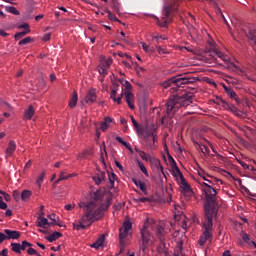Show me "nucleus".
<instances>
[{
  "label": "nucleus",
  "instance_id": "obj_33",
  "mask_svg": "<svg viewBox=\"0 0 256 256\" xmlns=\"http://www.w3.org/2000/svg\"><path fill=\"white\" fill-rule=\"evenodd\" d=\"M11 248H12L13 253H17V255H21V244H19L17 242H12Z\"/></svg>",
  "mask_w": 256,
  "mask_h": 256
},
{
  "label": "nucleus",
  "instance_id": "obj_54",
  "mask_svg": "<svg viewBox=\"0 0 256 256\" xmlns=\"http://www.w3.org/2000/svg\"><path fill=\"white\" fill-rule=\"evenodd\" d=\"M7 234L0 232V245L3 243V241H7Z\"/></svg>",
  "mask_w": 256,
  "mask_h": 256
},
{
  "label": "nucleus",
  "instance_id": "obj_7",
  "mask_svg": "<svg viewBox=\"0 0 256 256\" xmlns=\"http://www.w3.org/2000/svg\"><path fill=\"white\" fill-rule=\"evenodd\" d=\"M217 57L218 59L227 62V56H225L221 51L215 49V46L211 43V49L206 52V59H208V61H217Z\"/></svg>",
  "mask_w": 256,
  "mask_h": 256
},
{
  "label": "nucleus",
  "instance_id": "obj_36",
  "mask_svg": "<svg viewBox=\"0 0 256 256\" xmlns=\"http://www.w3.org/2000/svg\"><path fill=\"white\" fill-rule=\"evenodd\" d=\"M112 1V9L116 12V13H121V4L119 3V1L117 0H111Z\"/></svg>",
  "mask_w": 256,
  "mask_h": 256
},
{
  "label": "nucleus",
  "instance_id": "obj_23",
  "mask_svg": "<svg viewBox=\"0 0 256 256\" xmlns=\"http://www.w3.org/2000/svg\"><path fill=\"white\" fill-rule=\"evenodd\" d=\"M105 243V235H102L96 242H94L91 247L94 249H99L100 247H103V244Z\"/></svg>",
  "mask_w": 256,
  "mask_h": 256
},
{
  "label": "nucleus",
  "instance_id": "obj_64",
  "mask_svg": "<svg viewBox=\"0 0 256 256\" xmlns=\"http://www.w3.org/2000/svg\"><path fill=\"white\" fill-rule=\"evenodd\" d=\"M0 36L1 37H9V34L5 32L4 30H0Z\"/></svg>",
  "mask_w": 256,
  "mask_h": 256
},
{
  "label": "nucleus",
  "instance_id": "obj_4",
  "mask_svg": "<svg viewBox=\"0 0 256 256\" xmlns=\"http://www.w3.org/2000/svg\"><path fill=\"white\" fill-rule=\"evenodd\" d=\"M189 72L187 74L176 75L165 82L162 83L163 89H169L171 87V91L175 92L179 90V87H183V85H193V83H197L199 78L190 77Z\"/></svg>",
  "mask_w": 256,
  "mask_h": 256
},
{
  "label": "nucleus",
  "instance_id": "obj_40",
  "mask_svg": "<svg viewBox=\"0 0 256 256\" xmlns=\"http://www.w3.org/2000/svg\"><path fill=\"white\" fill-rule=\"evenodd\" d=\"M6 11L8 13H12V15H19V10H17V8L13 7V6H7L6 7Z\"/></svg>",
  "mask_w": 256,
  "mask_h": 256
},
{
  "label": "nucleus",
  "instance_id": "obj_17",
  "mask_svg": "<svg viewBox=\"0 0 256 256\" xmlns=\"http://www.w3.org/2000/svg\"><path fill=\"white\" fill-rule=\"evenodd\" d=\"M38 227H41L42 229H47L48 227H51V222L47 220V218L43 216L38 217V222H37Z\"/></svg>",
  "mask_w": 256,
  "mask_h": 256
},
{
  "label": "nucleus",
  "instance_id": "obj_56",
  "mask_svg": "<svg viewBox=\"0 0 256 256\" xmlns=\"http://www.w3.org/2000/svg\"><path fill=\"white\" fill-rule=\"evenodd\" d=\"M200 149H201V152L204 153V154L209 153V147H207V145H201Z\"/></svg>",
  "mask_w": 256,
  "mask_h": 256
},
{
  "label": "nucleus",
  "instance_id": "obj_21",
  "mask_svg": "<svg viewBox=\"0 0 256 256\" xmlns=\"http://www.w3.org/2000/svg\"><path fill=\"white\" fill-rule=\"evenodd\" d=\"M35 115V108L33 106H29L27 110L24 112V119L30 120Z\"/></svg>",
  "mask_w": 256,
  "mask_h": 256
},
{
  "label": "nucleus",
  "instance_id": "obj_13",
  "mask_svg": "<svg viewBox=\"0 0 256 256\" xmlns=\"http://www.w3.org/2000/svg\"><path fill=\"white\" fill-rule=\"evenodd\" d=\"M125 101L130 109H135V96L131 93V91H125Z\"/></svg>",
  "mask_w": 256,
  "mask_h": 256
},
{
  "label": "nucleus",
  "instance_id": "obj_30",
  "mask_svg": "<svg viewBox=\"0 0 256 256\" xmlns=\"http://www.w3.org/2000/svg\"><path fill=\"white\" fill-rule=\"evenodd\" d=\"M224 89L230 99H235V101H237V93H235V91H233V89H231L230 87H227V86H224Z\"/></svg>",
  "mask_w": 256,
  "mask_h": 256
},
{
  "label": "nucleus",
  "instance_id": "obj_5",
  "mask_svg": "<svg viewBox=\"0 0 256 256\" xmlns=\"http://www.w3.org/2000/svg\"><path fill=\"white\" fill-rule=\"evenodd\" d=\"M179 1L181 0H169L165 4L162 12V20L156 18L159 27H167V25L171 23V13H173V11H177V5Z\"/></svg>",
  "mask_w": 256,
  "mask_h": 256
},
{
  "label": "nucleus",
  "instance_id": "obj_12",
  "mask_svg": "<svg viewBox=\"0 0 256 256\" xmlns=\"http://www.w3.org/2000/svg\"><path fill=\"white\" fill-rule=\"evenodd\" d=\"M113 60H107L101 63V65L98 66V73H100L101 76L103 77H107V71L109 69V67H111V62Z\"/></svg>",
  "mask_w": 256,
  "mask_h": 256
},
{
  "label": "nucleus",
  "instance_id": "obj_46",
  "mask_svg": "<svg viewBox=\"0 0 256 256\" xmlns=\"http://www.w3.org/2000/svg\"><path fill=\"white\" fill-rule=\"evenodd\" d=\"M217 13H220L221 17L223 18L224 23H226L230 33H231V26H229V22H227V19L225 18V16L223 15V12H221V8L217 9Z\"/></svg>",
  "mask_w": 256,
  "mask_h": 256
},
{
  "label": "nucleus",
  "instance_id": "obj_62",
  "mask_svg": "<svg viewBox=\"0 0 256 256\" xmlns=\"http://www.w3.org/2000/svg\"><path fill=\"white\" fill-rule=\"evenodd\" d=\"M0 209H3V210L7 209V203H5L3 200L0 201Z\"/></svg>",
  "mask_w": 256,
  "mask_h": 256
},
{
  "label": "nucleus",
  "instance_id": "obj_29",
  "mask_svg": "<svg viewBox=\"0 0 256 256\" xmlns=\"http://www.w3.org/2000/svg\"><path fill=\"white\" fill-rule=\"evenodd\" d=\"M77 101H78L77 92H74L70 101H69V107L71 109L75 108L77 106Z\"/></svg>",
  "mask_w": 256,
  "mask_h": 256
},
{
  "label": "nucleus",
  "instance_id": "obj_48",
  "mask_svg": "<svg viewBox=\"0 0 256 256\" xmlns=\"http://www.w3.org/2000/svg\"><path fill=\"white\" fill-rule=\"evenodd\" d=\"M106 13H108V18L110 21H117L119 22V19H117V16H115L110 10H106Z\"/></svg>",
  "mask_w": 256,
  "mask_h": 256
},
{
  "label": "nucleus",
  "instance_id": "obj_1",
  "mask_svg": "<svg viewBox=\"0 0 256 256\" xmlns=\"http://www.w3.org/2000/svg\"><path fill=\"white\" fill-rule=\"evenodd\" d=\"M103 197H105V193L98 190L94 193L89 202H81L79 204V207L84 209V215L81 217L79 224H73V229H76V231L87 229V227H91L95 221H99V219L103 217L105 211L111 207L109 199H106L105 204L103 203Z\"/></svg>",
  "mask_w": 256,
  "mask_h": 256
},
{
  "label": "nucleus",
  "instance_id": "obj_41",
  "mask_svg": "<svg viewBox=\"0 0 256 256\" xmlns=\"http://www.w3.org/2000/svg\"><path fill=\"white\" fill-rule=\"evenodd\" d=\"M21 251H27L28 247H33V244L29 243L28 241H22V244H20Z\"/></svg>",
  "mask_w": 256,
  "mask_h": 256
},
{
  "label": "nucleus",
  "instance_id": "obj_35",
  "mask_svg": "<svg viewBox=\"0 0 256 256\" xmlns=\"http://www.w3.org/2000/svg\"><path fill=\"white\" fill-rule=\"evenodd\" d=\"M116 141H118V143H121V145H124V147H126V149H129L130 152L133 153V148H131V144L125 142V140H123V138H121L120 136H117Z\"/></svg>",
  "mask_w": 256,
  "mask_h": 256
},
{
  "label": "nucleus",
  "instance_id": "obj_43",
  "mask_svg": "<svg viewBox=\"0 0 256 256\" xmlns=\"http://www.w3.org/2000/svg\"><path fill=\"white\" fill-rule=\"evenodd\" d=\"M198 175H199V177H201L204 181H207V178H211V175H208V174L205 173V171H203V170L198 171Z\"/></svg>",
  "mask_w": 256,
  "mask_h": 256
},
{
  "label": "nucleus",
  "instance_id": "obj_19",
  "mask_svg": "<svg viewBox=\"0 0 256 256\" xmlns=\"http://www.w3.org/2000/svg\"><path fill=\"white\" fill-rule=\"evenodd\" d=\"M133 183L136 185V187L140 188V191H142L144 195H147V185H145L143 181L133 179Z\"/></svg>",
  "mask_w": 256,
  "mask_h": 256
},
{
  "label": "nucleus",
  "instance_id": "obj_47",
  "mask_svg": "<svg viewBox=\"0 0 256 256\" xmlns=\"http://www.w3.org/2000/svg\"><path fill=\"white\" fill-rule=\"evenodd\" d=\"M146 137H151L153 143L157 141V134L155 133V129L152 132H148Z\"/></svg>",
  "mask_w": 256,
  "mask_h": 256
},
{
  "label": "nucleus",
  "instance_id": "obj_51",
  "mask_svg": "<svg viewBox=\"0 0 256 256\" xmlns=\"http://www.w3.org/2000/svg\"><path fill=\"white\" fill-rule=\"evenodd\" d=\"M110 99H112V101H117V89H112Z\"/></svg>",
  "mask_w": 256,
  "mask_h": 256
},
{
  "label": "nucleus",
  "instance_id": "obj_61",
  "mask_svg": "<svg viewBox=\"0 0 256 256\" xmlns=\"http://www.w3.org/2000/svg\"><path fill=\"white\" fill-rule=\"evenodd\" d=\"M51 40V33H47L43 36V41H50Z\"/></svg>",
  "mask_w": 256,
  "mask_h": 256
},
{
  "label": "nucleus",
  "instance_id": "obj_11",
  "mask_svg": "<svg viewBox=\"0 0 256 256\" xmlns=\"http://www.w3.org/2000/svg\"><path fill=\"white\" fill-rule=\"evenodd\" d=\"M84 101H85V103H87L88 105H93V103H94L95 101H97V90L94 89V88H91V89L88 91V93H87V95H86Z\"/></svg>",
  "mask_w": 256,
  "mask_h": 256
},
{
  "label": "nucleus",
  "instance_id": "obj_6",
  "mask_svg": "<svg viewBox=\"0 0 256 256\" xmlns=\"http://www.w3.org/2000/svg\"><path fill=\"white\" fill-rule=\"evenodd\" d=\"M131 229H133V224L129 220L124 221L123 227L119 229V240L121 249L125 247V239H127L129 231H131Z\"/></svg>",
  "mask_w": 256,
  "mask_h": 256
},
{
  "label": "nucleus",
  "instance_id": "obj_16",
  "mask_svg": "<svg viewBox=\"0 0 256 256\" xmlns=\"http://www.w3.org/2000/svg\"><path fill=\"white\" fill-rule=\"evenodd\" d=\"M17 149V144L15 143V141H10L8 144V147L6 148V157H11V155H13L15 153Z\"/></svg>",
  "mask_w": 256,
  "mask_h": 256
},
{
  "label": "nucleus",
  "instance_id": "obj_25",
  "mask_svg": "<svg viewBox=\"0 0 256 256\" xmlns=\"http://www.w3.org/2000/svg\"><path fill=\"white\" fill-rule=\"evenodd\" d=\"M157 251L160 255L167 256L168 251H167V247L165 246V241L164 240L160 241V245H159Z\"/></svg>",
  "mask_w": 256,
  "mask_h": 256
},
{
  "label": "nucleus",
  "instance_id": "obj_39",
  "mask_svg": "<svg viewBox=\"0 0 256 256\" xmlns=\"http://www.w3.org/2000/svg\"><path fill=\"white\" fill-rule=\"evenodd\" d=\"M130 119L132 121V124L134 125V129H136L137 133H141V131H143V129H141V127L139 126V122H137V120H135V117L130 116Z\"/></svg>",
  "mask_w": 256,
  "mask_h": 256
},
{
  "label": "nucleus",
  "instance_id": "obj_32",
  "mask_svg": "<svg viewBox=\"0 0 256 256\" xmlns=\"http://www.w3.org/2000/svg\"><path fill=\"white\" fill-rule=\"evenodd\" d=\"M28 33H31V29L24 30L22 32H17L14 35L15 41H19V39H22V37H25V35H28Z\"/></svg>",
  "mask_w": 256,
  "mask_h": 256
},
{
  "label": "nucleus",
  "instance_id": "obj_3",
  "mask_svg": "<svg viewBox=\"0 0 256 256\" xmlns=\"http://www.w3.org/2000/svg\"><path fill=\"white\" fill-rule=\"evenodd\" d=\"M193 99V92L184 91L182 94L174 95L166 104V113L161 118V123H167V125H173V117L177 110L181 107H189Z\"/></svg>",
  "mask_w": 256,
  "mask_h": 256
},
{
  "label": "nucleus",
  "instance_id": "obj_38",
  "mask_svg": "<svg viewBox=\"0 0 256 256\" xmlns=\"http://www.w3.org/2000/svg\"><path fill=\"white\" fill-rule=\"evenodd\" d=\"M93 155V150L92 149H88L85 150L84 152H82L80 154L81 159H89V157H92Z\"/></svg>",
  "mask_w": 256,
  "mask_h": 256
},
{
  "label": "nucleus",
  "instance_id": "obj_14",
  "mask_svg": "<svg viewBox=\"0 0 256 256\" xmlns=\"http://www.w3.org/2000/svg\"><path fill=\"white\" fill-rule=\"evenodd\" d=\"M4 233L8 240L19 239V237H21V232L16 230L5 229Z\"/></svg>",
  "mask_w": 256,
  "mask_h": 256
},
{
  "label": "nucleus",
  "instance_id": "obj_10",
  "mask_svg": "<svg viewBox=\"0 0 256 256\" xmlns=\"http://www.w3.org/2000/svg\"><path fill=\"white\" fill-rule=\"evenodd\" d=\"M178 185H180L181 193H183V195H185L186 197H193V189H191V186L189 185V183H187L185 178L183 180H180L178 182Z\"/></svg>",
  "mask_w": 256,
  "mask_h": 256
},
{
  "label": "nucleus",
  "instance_id": "obj_50",
  "mask_svg": "<svg viewBox=\"0 0 256 256\" xmlns=\"http://www.w3.org/2000/svg\"><path fill=\"white\" fill-rule=\"evenodd\" d=\"M12 197H13L14 201H19L21 199V194L19 193V191L14 190Z\"/></svg>",
  "mask_w": 256,
  "mask_h": 256
},
{
  "label": "nucleus",
  "instance_id": "obj_60",
  "mask_svg": "<svg viewBox=\"0 0 256 256\" xmlns=\"http://www.w3.org/2000/svg\"><path fill=\"white\" fill-rule=\"evenodd\" d=\"M18 29H25V31H27V29H29V25L27 23L21 24L18 26Z\"/></svg>",
  "mask_w": 256,
  "mask_h": 256
},
{
  "label": "nucleus",
  "instance_id": "obj_2",
  "mask_svg": "<svg viewBox=\"0 0 256 256\" xmlns=\"http://www.w3.org/2000/svg\"><path fill=\"white\" fill-rule=\"evenodd\" d=\"M204 191L206 204L204 206L205 218L203 220V234L200 236L198 243L203 247L209 239H213V218L217 217L219 206L217 204V189L207 182L199 181Z\"/></svg>",
  "mask_w": 256,
  "mask_h": 256
},
{
  "label": "nucleus",
  "instance_id": "obj_22",
  "mask_svg": "<svg viewBox=\"0 0 256 256\" xmlns=\"http://www.w3.org/2000/svg\"><path fill=\"white\" fill-rule=\"evenodd\" d=\"M156 235L158 239H160V241H165V228H163L162 226H157Z\"/></svg>",
  "mask_w": 256,
  "mask_h": 256
},
{
  "label": "nucleus",
  "instance_id": "obj_26",
  "mask_svg": "<svg viewBox=\"0 0 256 256\" xmlns=\"http://www.w3.org/2000/svg\"><path fill=\"white\" fill-rule=\"evenodd\" d=\"M152 165H154V167H156L158 171H161L162 175H165V170L163 168V165H161V161L159 159L155 158L152 162Z\"/></svg>",
  "mask_w": 256,
  "mask_h": 256
},
{
  "label": "nucleus",
  "instance_id": "obj_45",
  "mask_svg": "<svg viewBox=\"0 0 256 256\" xmlns=\"http://www.w3.org/2000/svg\"><path fill=\"white\" fill-rule=\"evenodd\" d=\"M43 179H45V172H42L36 181L38 187H41V185H43Z\"/></svg>",
  "mask_w": 256,
  "mask_h": 256
},
{
  "label": "nucleus",
  "instance_id": "obj_63",
  "mask_svg": "<svg viewBox=\"0 0 256 256\" xmlns=\"http://www.w3.org/2000/svg\"><path fill=\"white\" fill-rule=\"evenodd\" d=\"M9 253V250L7 248L3 249L1 252H0V255L1 256H7Z\"/></svg>",
  "mask_w": 256,
  "mask_h": 256
},
{
  "label": "nucleus",
  "instance_id": "obj_58",
  "mask_svg": "<svg viewBox=\"0 0 256 256\" xmlns=\"http://www.w3.org/2000/svg\"><path fill=\"white\" fill-rule=\"evenodd\" d=\"M153 40L157 43H161V41L165 40V38H163V36H154Z\"/></svg>",
  "mask_w": 256,
  "mask_h": 256
},
{
  "label": "nucleus",
  "instance_id": "obj_28",
  "mask_svg": "<svg viewBox=\"0 0 256 256\" xmlns=\"http://www.w3.org/2000/svg\"><path fill=\"white\" fill-rule=\"evenodd\" d=\"M108 177H109L108 187L109 189H113L115 187V181H117V175H115V173H111L108 175Z\"/></svg>",
  "mask_w": 256,
  "mask_h": 256
},
{
  "label": "nucleus",
  "instance_id": "obj_55",
  "mask_svg": "<svg viewBox=\"0 0 256 256\" xmlns=\"http://www.w3.org/2000/svg\"><path fill=\"white\" fill-rule=\"evenodd\" d=\"M27 253H28V255H37V250L34 249V248L29 247L27 249Z\"/></svg>",
  "mask_w": 256,
  "mask_h": 256
},
{
  "label": "nucleus",
  "instance_id": "obj_20",
  "mask_svg": "<svg viewBox=\"0 0 256 256\" xmlns=\"http://www.w3.org/2000/svg\"><path fill=\"white\" fill-rule=\"evenodd\" d=\"M60 237H63V234L55 231L49 236H46V240L49 241V243H53V241H57V239H59Z\"/></svg>",
  "mask_w": 256,
  "mask_h": 256
},
{
  "label": "nucleus",
  "instance_id": "obj_9",
  "mask_svg": "<svg viewBox=\"0 0 256 256\" xmlns=\"http://www.w3.org/2000/svg\"><path fill=\"white\" fill-rule=\"evenodd\" d=\"M148 227L149 221H146L141 229L143 247H147V244L151 242V233H149V230H147Z\"/></svg>",
  "mask_w": 256,
  "mask_h": 256
},
{
  "label": "nucleus",
  "instance_id": "obj_18",
  "mask_svg": "<svg viewBox=\"0 0 256 256\" xmlns=\"http://www.w3.org/2000/svg\"><path fill=\"white\" fill-rule=\"evenodd\" d=\"M135 151L138 152L143 161H150L152 163L155 159V157H151V155L147 154L145 151L139 150L138 148H135Z\"/></svg>",
  "mask_w": 256,
  "mask_h": 256
},
{
  "label": "nucleus",
  "instance_id": "obj_34",
  "mask_svg": "<svg viewBox=\"0 0 256 256\" xmlns=\"http://www.w3.org/2000/svg\"><path fill=\"white\" fill-rule=\"evenodd\" d=\"M31 195H33L31 190H23V192L21 193L22 201H29V199H31Z\"/></svg>",
  "mask_w": 256,
  "mask_h": 256
},
{
  "label": "nucleus",
  "instance_id": "obj_24",
  "mask_svg": "<svg viewBox=\"0 0 256 256\" xmlns=\"http://www.w3.org/2000/svg\"><path fill=\"white\" fill-rule=\"evenodd\" d=\"M73 174L67 175V170H64L61 172L59 179L55 181V183H59V181H67V179H71L73 177Z\"/></svg>",
  "mask_w": 256,
  "mask_h": 256
},
{
  "label": "nucleus",
  "instance_id": "obj_37",
  "mask_svg": "<svg viewBox=\"0 0 256 256\" xmlns=\"http://www.w3.org/2000/svg\"><path fill=\"white\" fill-rule=\"evenodd\" d=\"M137 165H138L139 169L142 171V173L145 175V177H149V172L147 171L145 164H143V162L138 160Z\"/></svg>",
  "mask_w": 256,
  "mask_h": 256
},
{
  "label": "nucleus",
  "instance_id": "obj_44",
  "mask_svg": "<svg viewBox=\"0 0 256 256\" xmlns=\"http://www.w3.org/2000/svg\"><path fill=\"white\" fill-rule=\"evenodd\" d=\"M48 219H50V221H52V222H50L51 225H55V223L59 220V217H57V215H55V214H50V215H48Z\"/></svg>",
  "mask_w": 256,
  "mask_h": 256
},
{
  "label": "nucleus",
  "instance_id": "obj_42",
  "mask_svg": "<svg viewBox=\"0 0 256 256\" xmlns=\"http://www.w3.org/2000/svg\"><path fill=\"white\" fill-rule=\"evenodd\" d=\"M33 41V38L31 37H26L22 40L19 41L18 45L23 46V45H28V43H31Z\"/></svg>",
  "mask_w": 256,
  "mask_h": 256
},
{
  "label": "nucleus",
  "instance_id": "obj_8",
  "mask_svg": "<svg viewBox=\"0 0 256 256\" xmlns=\"http://www.w3.org/2000/svg\"><path fill=\"white\" fill-rule=\"evenodd\" d=\"M168 159L172 167V175L173 177H175L177 183H179V181H183L185 177L183 176V173L179 169V166H177V162H175V159H173V156H169Z\"/></svg>",
  "mask_w": 256,
  "mask_h": 256
},
{
  "label": "nucleus",
  "instance_id": "obj_15",
  "mask_svg": "<svg viewBox=\"0 0 256 256\" xmlns=\"http://www.w3.org/2000/svg\"><path fill=\"white\" fill-rule=\"evenodd\" d=\"M105 172L99 171L93 177L95 185H101L105 181Z\"/></svg>",
  "mask_w": 256,
  "mask_h": 256
},
{
  "label": "nucleus",
  "instance_id": "obj_53",
  "mask_svg": "<svg viewBox=\"0 0 256 256\" xmlns=\"http://www.w3.org/2000/svg\"><path fill=\"white\" fill-rule=\"evenodd\" d=\"M123 87H125L126 91H131L133 89V86H131V83L129 81H124Z\"/></svg>",
  "mask_w": 256,
  "mask_h": 256
},
{
  "label": "nucleus",
  "instance_id": "obj_59",
  "mask_svg": "<svg viewBox=\"0 0 256 256\" xmlns=\"http://www.w3.org/2000/svg\"><path fill=\"white\" fill-rule=\"evenodd\" d=\"M4 200L9 202L11 201V195H9L7 192L3 193Z\"/></svg>",
  "mask_w": 256,
  "mask_h": 256
},
{
  "label": "nucleus",
  "instance_id": "obj_49",
  "mask_svg": "<svg viewBox=\"0 0 256 256\" xmlns=\"http://www.w3.org/2000/svg\"><path fill=\"white\" fill-rule=\"evenodd\" d=\"M157 51L160 55H167L169 54V51H167V49L165 48H162L161 46H157Z\"/></svg>",
  "mask_w": 256,
  "mask_h": 256
},
{
  "label": "nucleus",
  "instance_id": "obj_57",
  "mask_svg": "<svg viewBox=\"0 0 256 256\" xmlns=\"http://www.w3.org/2000/svg\"><path fill=\"white\" fill-rule=\"evenodd\" d=\"M142 48L146 53H149V51H151V48H149V46L145 42H142Z\"/></svg>",
  "mask_w": 256,
  "mask_h": 256
},
{
  "label": "nucleus",
  "instance_id": "obj_27",
  "mask_svg": "<svg viewBox=\"0 0 256 256\" xmlns=\"http://www.w3.org/2000/svg\"><path fill=\"white\" fill-rule=\"evenodd\" d=\"M205 181H206V184L211 185V187H213V185H217V183H220L221 185H223V180L213 178L212 176L211 178H206Z\"/></svg>",
  "mask_w": 256,
  "mask_h": 256
},
{
  "label": "nucleus",
  "instance_id": "obj_31",
  "mask_svg": "<svg viewBox=\"0 0 256 256\" xmlns=\"http://www.w3.org/2000/svg\"><path fill=\"white\" fill-rule=\"evenodd\" d=\"M111 118L107 117L105 118V121H103L100 124V129H102V131H107V129H109V125H111Z\"/></svg>",
  "mask_w": 256,
  "mask_h": 256
},
{
  "label": "nucleus",
  "instance_id": "obj_52",
  "mask_svg": "<svg viewBox=\"0 0 256 256\" xmlns=\"http://www.w3.org/2000/svg\"><path fill=\"white\" fill-rule=\"evenodd\" d=\"M241 237H242V240L244 241V243H249V241H251V238L249 237V235L247 233H242Z\"/></svg>",
  "mask_w": 256,
  "mask_h": 256
}]
</instances>
